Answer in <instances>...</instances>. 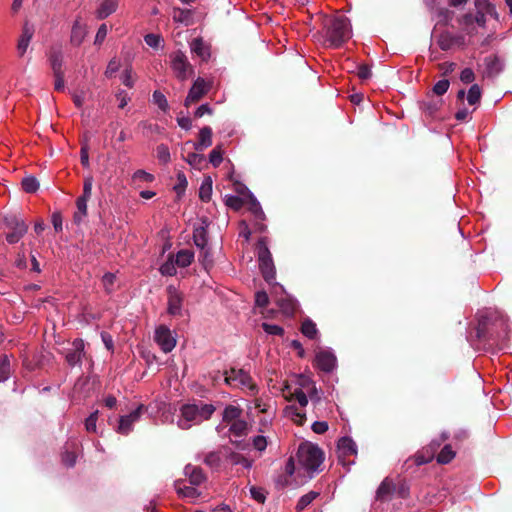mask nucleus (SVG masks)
<instances>
[{"mask_svg":"<svg viewBox=\"0 0 512 512\" xmlns=\"http://www.w3.org/2000/svg\"><path fill=\"white\" fill-rule=\"evenodd\" d=\"M443 101L439 98H434L431 93H427L426 99L421 102L420 108L429 116H434L435 113L442 106Z\"/></svg>","mask_w":512,"mask_h":512,"instance_id":"aec40b11","label":"nucleus"},{"mask_svg":"<svg viewBox=\"0 0 512 512\" xmlns=\"http://www.w3.org/2000/svg\"><path fill=\"white\" fill-rule=\"evenodd\" d=\"M437 43L441 50L447 51L453 46L454 38L449 33H442L440 34Z\"/></svg>","mask_w":512,"mask_h":512,"instance_id":"c03bdc74","label":"nucleus"},{"mask_svg":"<svg viewBox=\"0 0 512 512\" xmlns=\"http://www.w3.org/2000/svg\"><path fill=\"white\" fill-rule=\"evenodd\" d=\"M184 159L191 166L198 169H200L202 163L205 161L204 155L196 152H189Z\"/></svg>","mask_w":512,"mask_h":512,"instance_id":"a19ab883","label":"nucleus"},{"mask_svg":"<svg viewBox=\"0 0 512 512\" xmlns=\"http://www.w3.org/2000/svg\"><path fill=\"white\" fill-rule=\"evenodd\" d=\"M86 35L85 26L80 23L79 20H76L73 24L71 30L70 41L73 45L79 46L83 42Z\"/></svg>","mask_w":512,"mask_h":512,"instance_id":"a878e982","label":"nucleus"},{"mask_svg":"<svg viewBox=\"0 0 512 512\" xmlns=\"http://www.w3.org/2000/svg\"><path fill=\"white\" fill-rule=\"evenodd\" d=\"M357 75L361 80H367L372 75L371 68L366 64H361L358 66Z\"/></svg>","mask_w":512,"mask_h":512,"instance_id":"774afa93","label":"nucleus"},{"mask_svg":"<svg viewBox=\"0 0 512 512\" xmlns=\"http://www.w3.org/2000/svg\"><path fill=\"white\" fill-rule=\"evenodd\" d=\"M168 307L167 312L171 316H182L183 295L174 286L167 287Z\"/></svg>","mask_w":512,"mask_h":512,"instance_id":"9b49d317","label":"nucleus"},{"mask_svg":"<svg viewBox=\"0 0 512 512\" xmlns=\"http://www.w3.org/2000/svg\"><path fill=\"white\" fill-rule=\"evenodd\" d=\"M133 179L134 180H139V181H142V182H152L154 181V176L144 170H137L134 174H133Z\"/></svg>","mask_w":512,"mask_h":512,"instance_id":"0e129e2a","label":"nucleus"},{"mask_svg":"<svg viewBox=\"0 0 512 512\" xmlns=\"http://www.w3.org/2000/svg\"><path fill=\"white\" fill-rule=\"evenodd\" d=\"M242 410L234 405H228L223 411V421L226 423H232L238 420L241 416Z\"/></svg>","mask_w":512,"mask_h":512,"instance_id":"7c9ffc66","label":"nucleus"},{"mask_svg":"<svg viewBox=\"0 0 512 512\" xmlns=\"http://www.w3.org/2000/svg\"><path fill=\"white\" fill-rule=\"evenodd\" d=\"M320 494L316 491H310L307 494L300 497L296 504L297 511H303L308 507Z\"/></svg>","mask_w":512,"mask_h":512,"instance_id":"72a5a7b5","label":"nucleus"},{"mask_svg":"<svg viewBox=\"0 0 512 512\" xmlns=\"http://www.w3.org/2000/svg\"><path fill=\"white\" fill-rule=\"evenodd\" d=\"M156 152H157V158L162 163L166 164L170 161V152H169V148L167 145H165V144L158 145L156 148Z\"/></svg>","mask_w":512,"mask_h":512,"instance_id":"8fccbe9b","label":"nucleus"},{"mask_svg":"<svg viewBox=\"0 0 512 512\" xmlns=\"http://www.w3.org/2000/svg\"><path fill=\"white\" fill-rule=\"evenodd\" d=\"M53 75L63 74V53L60 49H51L48 55Z\"/></svg>","mask_w":512,"mask_h":512,"instance_id":"412c9836","label":"nucleus"},{"mask_svg":"<svg viewBox=\"0 0 512 512\" xmlns=\"http://www.w3.org/2000/svg\"><path fill=\"white\" fill-rule=\"evenodd\" d=\"M11 372L10 359L7 355H0V382L6 381Z\"/></svg>","mask_w":512,"mask_h":512,"instance_id":"f704fd0d","label":"nucleus"},{"mask_svg":"<svg viewBox=\"0 0 512 512\" xmlns=\"http://www.w3.org/2000/svg\"><path fill=\"white\" fill-rule=\"evenodd\" d=\"M249 198H250L249 210L254 214L256 219L264 220L265 214H264L259 202L257 201V199L252 194H249Z\"/></svg>","mask_w":512,"mask_h":512,"instance_id":"79ce46f5","label":"nucleus"},{"mask_svg":"<svg viewBox=\"0 0 512 512\" xmlns=\"http://www.w3.org/2000/svg\"><path fill=\"white\" fill-rule=\"evenodd\" d=\"M144 40H145V43L149 46V47H152V48H158L162 39L159 35L157 34H153V33H150V34H147L145 37H144Z\"/></svg>","mask_w":512,"mask_h":512,"instance_id":"bf43d9fd","label":"nucleus"},{"mask_svg":"<svg viewBox=\"0 0 512 512\" xmlns=\"http://www.w3.org/2000/svg\"><path fill=\"white\" fill-rule=\"evenodd\" d=\"M191 51L196 54L202 61H207L210 57L209 46L202 38H195L190 44Z\"/></svg>","mask_w":512,"mask_h":512,"instance_id":"4be33fe9","label":"nucleus"},{"mask_svg":"<svg viewBox=\"0 0 512 512\" xmlns=\"http://www.w3.org/2000/svg\"><path fill=\"white\" fill-rule=\"evenodd\" d=\"M490 322L491 319L487 316L479 319L478 326L476 328V336L478 339L484 341H491L496 339V336L490 328Z\"/></svg>","mask_w":512,"mask_h":512,"instance_id":"f3484780","label":"nucleus"},{"mask_svg":"<svg viewBox=\"0 0 512 512\" xmlns=\"http://www.w3.org/2000/svg\"><path fill=\"white\" fill-rule=\"evenodd\" d=\"M324 32V43L332 48L341 47L351 37V25L347 17L318 15Z\"/></svg>","mask_w":512,"mask_h":512,"instance_id":"f257e3e1","label":"nucleus"},{"mask_svg":"<svg viewBox=\"0 0 512 512\" xmlns=\"http://www.w3.org/2000/svg\"><path fill=\"white\" fill-rule=\"evenodd\" d=\"M77 455L73 451L66 450L62 454V461L68 467H73L76 463Z\"/></svg>","mask_w":512,"mask_h":512,"instance_id":"052dcab7","label":"nucleus"},{"mask_svg":"<svg viewBox=\"0 0 512 512\" xmlns=\"http://www.w3.org/2000/svg\"><path fill=\"white\" fill-rule=\"evenodd\" d=\"M154 339L164 353L171 352L176 345V340L172 337L170 329L164 325H160L156 329Z\"/></svg>","mask_w":512,"mask_h":512,"instance_id":"f8f14e48","label":"nucleus"},{"mask_svg":"<svg viewBox=\"0 0 512 512\" xmlns=\"http://www.w3.org/2000/svg\"><path fill=\"white\" fill-rule=\"evenodd\" d=\"M396 486L389 478H385L376 491V500L385 502L391 499L395 493Z\"/></svg>","mask_w":512,"mask_h":512,"instance_id":"6ab92c4d","label":"nucleus"},{"mask_svg":"<svg viewBox=\"0 0 512 512\" xmlns=\"http://www.w3.org/2000/svg\"><path fill=\"white\" fill-rule=\"evenodd\" d=\"M250 494L258 503L263 504L266 501V491L263 488L252 486L250 488Z\"/></svg>","mask_w":512,"mask_h":512,"instance_id":"5fc2aeb1","label":"nucleus"},{"mask_svg":"<svg viewBox=\"0 0 512 512\" xmlns=\"http://www.w3.org/2000/svg\"><path fill=\"white\" fill-rule=\"evenodd\" d=\"M223 449L226 452V458L229 459L233 465L241 464L247 469H250L252 467V460H249L243 455L231 451L226 447H223Z\"/></svg>","mask_w":512,"mask_h":512,"instance_id":"bb28decb","label":"nucleus"},{"mask_svg":"<svg viewBox=\"0 0 512 512\" xmlns=\"http://www.w3.org/2000/svg\"><path fill=\"white\" fill-rule=\"evenodd\" d=\"M338 452L340 461L345 464V458L357 454L356 443L350 437H342L338 441Z\"/></svg>","mask_w":512,"mask_h":512,"instance_id":"2eb2a0df","label":"nucleus"},{"mask_svg":"<svg viewBox=\"0 0 512 512\" xmlns=\"http://www.w3.org/2000/svg\"><path fill=\"white\" fill-rule=\"evenodd\" d=\"M171 67L180 80H186L188 74L193 72L191 64L188 62L186 55L182 51H177L171 55Z\"/></svg>","mask_w":512,"mask_h":512,"instance_id":"0eeeda50","label":"nucleus"},{"mask_svg":"<svg viewBox=\"0 0 512 512\" xmlns=\"http://www.w3.org/2000/svg\"><path fill=\"white\" fill-rule=\"evenodd\" d=\"M301 332L309 339H315L318 334L316 324L311 319H305L302 322Z\"/></svg>","mask_w":512,"mask_h":512,"instance_id":"473e14b6","label":"nucleus"},{"mask_svg":"<svg viewBox=\"0 0 512 512\" xmlns=\"http://www.w3.org/2000/svg\"><path fill=\"white\" fill-rule=\"evenodd\" d=\"M299 463L308 471L314 472L324 460L323 451L312 443H301L297 451Z\"/></svg>","mask_w":512,"mask_h":512,"instance_id":"7ed1b4c3","label":"nucleus"},{"mask_svg":"<svg viewBox=\"0 0 512 512\" xmlns=\"http://www.w3.org/2000/svg\"><path fill=\"white\" fill-rule=\"evenodd\" d=\"M188 182L185 174L181 171L177 173V183L173 187V190L176 192L177 197L180 198L182 195H184L185 190L187 188Z\"/></svg>","mask_w":512,"mask_h":512,"instance_id":"58836bf2","label":"nucleus"},{"mask_svg":"<svg viewBox=\"0 0 512 512\" xmlns=\"http://www.w3.org/2000/svg\"><path fill=\"white\" fill-rule=\"evenodd\" d=\"M262 329L269 335L282 336L284 334V329L281 326L269 323H262Z\"/></svg>","mask_w":512,"mask_h":512,"instance_id":"3c124183","label":"nucleus"},{"mask_svg":"<svg viewBox=\"0 0 512 512\" xmlns=\"http://www.w3.org/2000/svg\"><path fill=\"white\" fill-rule=\"evenodd\" d=\"M202 225L199 227L194 228L193 231V240L194 244L199 249H204L208 245V231L207 227L209 225L207 218H202Z\"/></svg>","mask_w":512,"mask_h":512,"instance_id":"dca6fc26","label":"nucleus"},{"mask_svg":"<svg viewBox=\"0 0 512 512\" xmlns=\"http://www.w3.org/2000/svg\"><path fill=\"white\" fill-rule=\"evenodd\" d=\"M285 411L299 425H302L306 419L305 414L300 412L294 405L288 406Z\"/></svg>","mask_w":512,"mask_h":512,"instance_id":"37998d69","label":"nucleus"},{"mask_svg":"<svg viewBox=\"0 0 512 512\" xmlns=\"http://www.w3.org/2000/svg\"><path fill=\"white\" fill-rule=\"evenodd\" d=\"M93 187V178L86 177L83 183V192L76 200L77 211L73 215V221L79 225L82 220L87 216V202L91 198Z\"/></svg>","mask_w":512,"mask_h":512,"instance_id":"423d86ee","label":"nucleus"},{"mask_svg":"<svg viewBox=\"0 0 512 512\" xmlns=\"http://www.w3.org/2000/svg\"><path fill=\"white\" fill-rule=\"evenodd\" d=\"M475 79V74L471 68H465L461 71L460 80L463 83L469 84L472 83Z\"/></svg>","mask_w":512,"mask_h":512,"instance_id":"338daca9","label":"nucleus"},{"mask_svg":"<svg viewBox=\"0 0 512 512\" xmlns=\"http://www.w3.org/2000/svg\"><path fill=\"white\" fill-rule=\"evenodd\" d=\"M255 303L258 307H266L269 303V296L265 291H258L255 294Z\"/></svg>","mask_w":512,"mask_h":512,"instance_id":"680f3d73","label":"nucleus"},{"mask_svg":"<svg viewBox=\"0 0 512 512\" xmlns=\"http://www.w3.org/2000/svg\"><path fill=\"white\" fill-rule=\"evenodd\" d=\"M481 95H482V92H481V88L478 84H473L469 91H468V95H467V101L470 105H475L477 103L480 102V99H481Z\"/></svg>","mask_w":512,"mask_h":512,"instance_id":"ea45409f","label":"nucleus"},{"mask_svg":"<svg viewBox=\"0 0 512 512\" xmlns=\"http://www.w3.org/2000/svg\"><path fill=\"white\" fill-rule=\"evenodd\" d=\"M194 259V253L190 250L183 249L176 254L175 264L179 267L189 266Z\"/></svg>","mask_w":512,"mask_h":512,"instance_id":"c85d7f7f","label":"nucleus"},{"mask_svg":"<svg viewBox=\"0 0 512 512\" xmlns=\"http://www.w3.org/2000/svg\"><path fill=\"white\" fill-rule=\"evenodd\" d=\"M225 204L229 208H231L235 211H238L242 208L244 202L240 197L230 195V196H226Z\"/></svg>","mask_w":512,"mask_h":512,"instance_id":"603ef678","label":"nucleus"},{"mask_svg":"<svg viewBox=\"0 0 512 512\" xmlns=\"http://www.w3.org/2000/svg\"><path fill=\"white\" fill-rule=\"evenodd\" d=\"M175 262L167 261L160 267V272L165 276H174L176 274Z\"/></svg>","mask_w":512,"mask_h":512,"instance_id":"4d7b16f0","label":"nucleus"},{"mask_svg":"<svg viewBox=\"0 0 512 512\" xmlns=\"http://www.w3.org/2000/svg\"><path fill=\"white\" fill-rule=\"evenodd\" d=\"M175 12H178V16H174V19L180 22H185L186 24L189 23V19L192 16V11L189 9H175Z\"/></svg>","mask_w":512,"mask_h":512,"instance_id":"e2e57ef3","label":"nucleus"},{"mask_svg":"<svg viewBox=\"0 0 512 512\" xmlns=\"http://www.w3.org/2000/svg\"><path fill=\"white\" fill-rule=\"evenodd\" d=\"M221 462L222 458L220 451H211L204 458V463L214 470H219Z\"/></svg>","mask_w":512,"mask_h":512,"instance_id":"2f4dec72","label":"nucleus"},{"mask_svg":"<svg viewBox=\"0 0 512 512\" xmlns=\"http://www.w3.org/2000/svg\"><path fill=\"white\" fill-rule=\"evenodd\" d=\"M315 366L321 371L329 373L336 366V357L330 351L321 350L315 356Z\"/></svg>","mask_w":512,"mask_h":512,"instance_id":"ddd939ff","label":"nucleus"},{"mask_svg":"<svg viewBox=\"0 0 512 512\" xmlns=\"http://www.w3.org/2000/svg\"><path fill=\"white\" fill-rule=\"evenodd\" d=\"M34 35V27L26 22L23 25L21 36L18 40L17 50L19 56H23L29 46V43Z\"/></svg>","mask_w":512,"mask_h":512,"instance_id":"a211bd4d","label":"nucleus"},{"mask_svg":"<svg viewBox=\"0 0 512 512\" xmlns=\"http://www.w3.org/2000/svg\"><path fill=\"white\" fill-rule=\"evenodd\" d=\"M21 185L26 193H35L39 188V182L34 176L23 178Z\"/></svg>","mask_w":512,"mask_h":512,"instance_id":"4c0bfd02","label":"nucleus"},{"mask_svg":"<svg viewBox=\"0 0 512 512\" xmlns=\"http://www.w3.org/2000/svg\"><path fill=\"white\" fill-rule=\"evenodd\" d=\"M120 66H121L120 61L117 60L116 58H112L109 61L107 68L105 70V73H104L105 76L107 78H112L115 75V73L120 69Z\"/></svg>","mask_w":512,"mask_h":512,"instance_id":"6e6d98bb","label":"nucleus"},{"mask_svg":"<svg viewBox=\"0 0 512 512\" xmlns=\"http://www.w3.org/2000/svg\"><path fill=\"white\" fill-rule=\"evenodd\" d=\"M144 411H146V407L143 404H140L130 414L121 416L120 420H119L117 432L122 435L129 434L132 431L133 424L140 419V417Z\"/></svg>","mask_w":512,"mask_h":512,"instance_id":"1a4fd4ad","label":"nucleus"},{"mask_svg":"<svg viewBox=\"0 0 512 512\" xmlns=\"http://www.w3.org/2000/svg\"><path fill=\"white\" fill-rule=\"evenodd\" d=\"M450 86V82L447 79L439 80L432 88V95L442 96L444 95Z\"/></svg>","mask_w":512,"mask_h":512,"instance_id":"de8ad7c7","label":"nucleus"},{"mask_svg":"<svg viewBox=\"0 0 512 512\" xmlns=\"http://www.w3.org/2000/svg\"><path fill=\"white\" fill-rule=\"evenodd\" d=\"M98 419V411L90 414L85 421V428L88 432H96V422Z\"/></svg>","mask_w":512,"mask_h":512,"instance_id":"13d9d810","label":"nucleus"},{"mask_svg":"<svg viewBox=\"0 0 512 512\" xmlns=\"http://www.w3.org/2000/svg\"><path fill=\"white\" fill-rule=\"evenodd\" d=\"M223 161V151L221 145H217L209 154V162L218 167Z\"/></svg>","mask_w":512,"mask_h":512,"instance_id":"a18cd8bd","label":"nucleus"},{"mask_svg":"<svg viewBox=\"0 0 512 512\" xmlns=\"http://www.w3.org/2000/svg\"><path fill=\"white\" fill-rule=\"evenodd\" d=\"M475 7L477 9H485V11L491 15L495 12V7L489 0H475Z\"/></svg>","mask_w":512,"mask_h":512,"instance_id":"69168bd1","label":"nucleus"},{"mask_svg":"<svg viewBox=\"0 0 512 512\" xmlns=\"http://www.w3.org/2000/svg\"><path fill=\"white\" fill-rule=\"evenodd\" d=\"M212 145V129L209 126L203 127L199 131V140L194 143V149L196 151H203L205 148H208Z\"/></svg>","mask_w":512,"mask_h":512,"instance_id":"5701e85b","label":"nucleus"},{"mask_svg":"<svg viewBox=\"0 0 512 512\" xmlns=\"http://www.w3.org/2000/svg\"><path fill=\"white\" fill-rule=\"evenodd\" d=\"M185 475L189 477V482L192 485L198 486L206 480V476L200 467L187 465L184 469Z\"/></svg>","mask_w":512,"mask_h":512,"instance_id":"b1692460","label":"nucleus"},{"mask_svg":"<svg viewBox=\"0 0 512 512\" xmlns=\"http://www.w3.org/2000/svg\"><path fill=\"white\" fill-rule=\"evenodd\" d=\"M455 457V452L451 445H445L437 455V462L440 464H448Z\"/></svg>","mask_w":512,"mask_h":512,"instance_id":"e433bc0d","label":"nucleus"},{"mask_svg":"<svg viewBox=\"0 0 512 512\" xmlns=\"http://www.w3.org/2000/svg\"><path fill=\"white\" fill-rule=\"evenodd\" d=\"M210 88V83L206 82L205 79L198 77L191 86L184 101L185 107H189L190 105L199 102L209 92Z\"/></svg>","mask_w":512,"mask_h":512,"instance_id":"6e6552de","label":"nucleus"},{"mask_svg":"<svg viewBox=\"0 0 512 512\" xmlns=\"http://www.w3.org/2000/svg\"><path fill=\"white\" fill-rule=\"evenodd\" d=\"M199 261L202 263V265L204 266V268L206 270H208L209 268L212 267V265H213L212 254L207 247L204 249H200Z\"/></svg>","mask_w":512,"mask_h":512,"instance_id":"49530a36","label":"nucleus"},{"mask_svg":"<svg viewBox=\"0 0 512 512\" xmlns=\"http://www.w3.org/2000/svg\"><path fill=\"white\" fill-rule=\"evenodd\" d=\"M212 195V179L211 177H205L199 188V198L203 202H208Z\"/></svg>","mask_w":512,"mask_h":512,"instance_id":"c756f323","label":"nucleus"},{"mask_svg":"<svg viewBox=\"0 0 512 512\" xmlns=\"http://www.w3.org/2000/svg\"><path fill=\"white\" fill-rule=\"evenodd\" d=\"M4 225L10 230L6 234V241L9 244L17 243L28 231V225L17 215H9L4 218Z\"/></svg>","mask_w":512,"mask_h":512,"instance_id":"39448f33","label":"nucleus"},{"mask_svg":"<svg viewBox=\"0 0 512 512\" xmlns=\"http://www.w3.org/2000/svg\"><path fill=\"white\" fill-rule=\"evenodd\" d=\"M84 355V342L82 339H75L72 349L68 350L65 359L70 366L80 364Z\"/></svg>","mask_w":512,"mask_h":512,"instance_id":"4468645a","label":"nucleus"},{"mask_svg":"<svg viewBox=\"0 0 512 512\" xmlns=\"http://www.w3.org/2000/svg\"><path fill=\"white\" fill-rule=\"evenodd\" d=\"M229 431L235 436H243L248 432V424L245 420L238 419L231 423Z\"/></svg>","mask_w":512,"mask_h":512,"instance_id":"c9c22d12","label":"nucleus"},{"mask_svg":"<svg viewBox=\"0 0 512 512\" xmlns=\"http://www.w3.org/2000/svg\"><path fill=\"white\" fill-rule=\"evenodd\" d=\"M276 303L286 315H292L297 307L296 301L288 296L277 299Z\"/></svg>","mask_w":512,"mask_h":512,"instance_id":"cd10ccee","label":"nucleus"},{"mask_svg":"<svg viewBox=\"0 0 512 512\" xmlns=\"http://www.w3.org/2000/svg\"><path fill=\"white\" fill-rule=\"evenodd\" d=\"M153 102L158 106V108L162 111H166L169 108L167 99L165 95L160 91H154L153 93Z\"/></svg>","mask_w":512,"mask_h":512,"instance_id":"09e8293b","label":"nucleus"},{"mask_svg":"<svg viewBox=\"0 0 512 512\" xmlns=\"http://www.w3.org/2000/svg\"><path fill=\"white\" fill-rule=\"evenodd\" d=\"M258 249V262H259V268L262 273V276L264 280L268 283L275 280L276 271L275 266L272 260V255L264 241V239H261L258 241L257 244Z\"/></svg>","mask_w":512,"mask_h":512,"instance_id":"20e7f679","label":"nucleus"},{"mask_svg":"<svg viewBox=\"0 0 512 512\" xmlns=\"http://www.w3.org/2000/svg\"><path fill=\"white\" fill-rule=\"evenodd\" d=\"M486 63L489 73H498L501 69L500 60L496 55L487 57Z\"/></svg>","mask_w":512,"mask_h":512,"instance_id":"864d4df0","label":"nucleus"},{"mask_svg":"<svg viewBox=\"0 0 512 512\" xmlns=\"http://www.w3.org/2000/svg\"><path fill=\"white\" fill-rule=\"evenodd\" d=\"M118 8V0H103L96 11V17L103 20L114 13Z\"/></svg>","mask_w":512,"mask_h":512,"instance_id":"393cba45","label":"nucleus"},{"mask_svg":"<svg viewBox=\"0 0 512 512\" xmlns=\"http://www.w3.org/2000/svg\"><path fill=\"white\" fill-rule=\"evenodd\" d=\"M183 421H179V427L181 429H189L190 423L200 424L201 422L211 418L215 412V407L212 404H185L180 409Z\"/></svg>","mask_w":512,"mask_h":512,"instance_id":"f03ea898","label":"nucleus"},{"mask_svg":"<svg viewBox=\"0 0 512 512\" xmlns=\"http://www.w3.org/2000/svg\"><path fill=\"white\" fill-rule=\"evenodd\" d=\"M225 383L228 385H235L239 382L242 386H247L250 389H255L256 386L252 383L250 375L243 369L231 368L230 371H225Z\"/></svg>","mask_w":512,"mask_h":512,"instance_id":"9d476101","label":"nucleus"}]
</instances>
